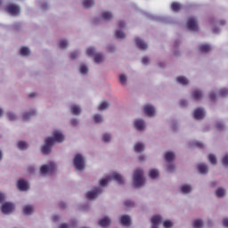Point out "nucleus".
<instances>
[{"instance_id": "f257e3e1", "label": "nucleus", "mask_w": 228, "mask_h": 228, "mask_svg": "<svg viewBox=\"0 0 228 228\" xmlns=\"http://www.w3.org/2000/svg\"><path fill=\"white\" fill-rule=\"evenodd\" d=\"M65 142V134L61 131L55 130L52 136L45 139L44 144L41 146V152L44 156H49L53 152V147L56 143H63Z\"/></svg>"}, {"instance_id": "f03ea898", "label": "nucleus", "mask_w": 228, "mask_h": 228, "mask_svg": "<svg viewBox=\"0 0 228 228\" xmlns=\"http://www.w3.org/2000/svg\"><path fill=\"white\" fill-rule=\"evenodd\" d=\"M133 184L135 188H143L145 186V178H143V169L137 168L134 171Z\"/></svg>"}, {"instance_id": "7ed1b4c3", "label": "nucleus", "mask_w": 228, "mask_h": 228, "mask_svg": "<svg viewBox=\"0 0 228 228\" xmlns=\"http://www.w3.org/2000/svg\"><path fill=\"white\" fill-rule=\"evenodd\" d=\"M73 166L77 172H83L86 168V159L81 153H77L73 159Z\"/></svg>"}, {"instance_id": "20e7f679", "label": "nucleus", "mask_w": 228, "mask_h": 228, "mask_svg": "<svg viewBox=\"0 0 228 228\" xmlns=\"http://www.w3.org/2000/svg\"><path fill=\"white\" fill-rule=\"evenodd\" d=\"M86 54L87 56L94 58V63H96V65H101V63L104 61V57L102 56V53H97V50L95 49V47L87 48Z\"/></svg>"}, {"instance_id": "39448f33", "label": "nucleus", "mask_w": 228, "mask_h": 228, "mask_svg": "<svg viewBox=\"0 0 228 228\" xmlns=\"http://www.w3.org/2000/svg\"><path fill=\"white\" fill-rule=\"evenodd\" d=\"M146 17H148V19H151V20H156L157 22H162L163 24H173L174 23V20L167 16H159V15L147 13Z\"/></svg>"}, {"instance_id": "423d86ee", "label": "nucleus", "mask_w": 228, "mask_h": 228, "mask_svg": "<svg viewBox=\"0 0 228 228\" xmlns=\"http://www.w3.org/2000/svg\"><path fill=\"white\" fill-rule=\"evenodd\" d=\"M56 170V164L50 162L40 167L41 175H47V174H53Z\"/></svg>"}, {"instance_id": "0eeeda50", "label": "nucleus", "mask_w": 228, "mask_h": 228, "mask_svg": "<svg viewBox=\"0 0 228 228\" xmlns=\"http://www.w3.org/2000/svg\"><path fill=\"white\" fill-rule=\"evenodd\" d=\"M102 191H104L102 187H96L94 190L87 191L86 197L88 199V200H95V199H97V197H99Z\"/></svg>"}, {"instance_id": "6e6552de", "label": "nucleus", "mask_w": 228, "mask_h": 228, "mask_svg": "<svg viewBox=\"0 0 228 228\" xmlns=\"http://www.w3.org/2000/svg\"><path fill=\"white\" fill-rule=\"evenodd\" d=\"M3 215H12L15 211V205L12 201H6L1 206Z\"/></svg>"}, {"instance_id": "1a4fd4ad", "label": "nucleus", "mask_w": 228, "mask_h": 228, "mask_svg": "<svg viewBox=\"0 0 228 228\" xmlns=\"http://www.w3.org/2000/svg\"><path fill=\"white\" fill-rule=\"evenodd\" d=\"M209 21L211 24H214L212 27V30H213V33H216V34L220 33V28H218L217 26H225L226 24V21L224 20H216L215 18H211ZM216 24H217V26Z\"/></svg>"}, {"instance_id": "9d476101", "label": "nucleus", "mask_w": 228, "mask_h": 228, "mask_svg": "<svg viewBox=\"0 0 228 228\" xmlns=\"http://www.w3.org/2000/svg\"><path fill=\"white\" fill-rule=\"evenodd\" d=\"M187 29L189 31H199V26L197 25V18L191 16L187 20Z\"/></svg>"}, {"instance_id": "9b49d317", "label": "nucleus", "mask_w": 228, "mask_h": 228, "mask_svg": "<svg viewBox=\"0 0 228 228\" xmlns=\"http://www.w3.org/2000/svg\"><path fill=\"white\" fill-rule=\"evenodd\" d=\"M181 195H190L193 191V187L190 183H183L178 187Z\"/></svg>"}, {"instance_id": "f8f14e48", "label": "nucleus", "mask_w": 228, "mask_h": 228, "mask_svg": "<svg viewBox=\"0 0 228 228\" xmlns=\"http://www.w3.org/2000/svg\"><path fill=\"white\" fill-rule=\"evenodd\" d=\"M37 115V110L31 109L30 110L25 111L21 114V119L23 122H29L33 117Z\"/></svg>"}, {"instance_id": "ddd939ff", "label": "nucleus", "mask_w": 228, "mask_h": 228, "mask_svg": "<svg viewBox=\"0 0 228 228\" xmlns=\"http://www.w3.org/2000/svg\"><path fill=\"white\" fill-rule=\"evenodd\" d=\"M195 120H204L206 118V110L203 108H198L193 111Z\"/></svg>"}, {"instance_id": "4468645a", "label": "nucleus", "mask_w": 228, "mask_h": 228, "mask_svg": "<svg viewBox=\"0 0 228 228\" xmlns=\"http://www.w3.org/2000/svg\"><path fill=\"white\" fill-rule=\"evenodd\" d=\"M6 12H9L10 15H13L14 17L20 13V7L15 4H9L5 8Z\"/></svg>"}, {"instance_id": "2eb2a0df", "label": "nucleus", "mask_w": 228, "mask_h": 228, "mask_svg": "<svg viewBox=\"0 0 228 228\" xmlns=\"http://www.w3.org/2000/svg\"><path fill=\"white\" fill-rule=\"evenodd\" d=\"M17 188L20 191H28L29 190V183L24 179H20L17 182Z\"/></svg>"}, {"instance_id": "dca6fc26", "label": "nucleus", "mask_w": 228, "mask_h": 228, "mask_svg": "<svg viewBox=\"0 0 228 228\" xmlns=\"http://www.w3.org/2000/svg\"><path fill=\"white\" fill-rule=\"evenodd\" d=\"M134 127L136 131H145V120L143 118H136L134 121Z\"/></svg>"}, {"instance_id": "f3484780", "label": "nucleus", "mask_w": 228, "mask_h": 228, "mask_svg": "<svg viewBox=\"0 0 228 228\" xmlns=\"http://www.w3.org/2000/svg\"><path fill=\"white\" fill-rule=\"evenodd\" d=\"M101 17L102 20H105V22H111L115 16L113 15V12L111 11H102Z\"/></svg>"}, {"instance_id": "a211bd4d", "label": "nucleus", "mask_w": 228, "mask_h": 228, "mask_svg": "<svg viewBox=\"0 0 228 228\" xmlns=\"http://www.w3.org/2000/svg\"><path fill=\"white\" fill-rule=\"evenodd\" d=\"M109 179H110V181L114 180L118 184H124V176L118 173H112L109 175Z\"/></svg>"}, {"instance_id": "6ab92c4d", "label": "nucleus", "mask_w": 228, "mask_h": 228, "mask_svg": "<svg viewBox=\"0 0 228 228\" xmlns=\"http://www.w3.org/2000/svg\"><path fill=\"white\" fill-rule=\"evenodd\" d=\"M135 44L138 49L141 51H147L149 47V45H147V43H145V41L140 37H135Z\"/></svg>"}, {"instance_id": "aec40b11", "label": "nucleus", "mask_w": 228, "mask_h": 228, "mask_svg": "<svg viewBox=\"0 0 228 228\" xmlns=\"http://www.w3.org/2000/svg\"><path fill=\"white\" fill-rule=\"evenodd\" d=\"M69 110L71 114L74 115L75 117H79V115H81L83 111L81 106L77 104H71Z\"/></svg>"}, {"instance_id": "412c9836", "label": "nucleus", "mask_w": 228, "mask_h": 228, "mask_svg": "<svg viewBox=\"0 0 228 228\" xmlns=\"http://www.w3.org/2000/svg\"><path fill=\"white\" fill-rule=\"evenodd\" d=\"M164 159L166 163H174V159H175V153L174 151H166L164 154Z\"/></svg>"}, {"instance_id": "4be33fe9", "label": "nucleus", "mask_w": 228, "mask_h": 228, "mask_svg": "<svg viewBox=\"0 0 228 228\" xmlns=\"http://www.w3.org/2000/svg\"><path fill=\"white\" fill-rule=\"evenodd\" d=\"M120 224H123L124 227H129V225H131V216L127 215L121 216Z\"/></svg>"}, {"instance_id": "5701e85b", "label": "nucleus", "mask_w": 228, "mask_h": 228, "mask_svg": "<svg viewBox=\"0 0 228 228\" xmlns=\"http://www.w3.org/2000/svg\"><path fill=\"white\" fill-rule=\"evenodd\" d=\"M134 152H137V154H142L143 151H145V143L143 142H136L134 146Z\"/></svg>"}, {"instance_id": "b1692460", "label": "nucleus", "mask_w": 228, "mask_h": 228, "mask_svg": "<svg viewBox=\"0 0 228 228\" xmlns=\"http://www.w3.org/2000/svg\"><path fill=\"white\" fill-rule=\"evenodd\" d=\"M215 195L217 197V199H224V197L227 195V191L223 187H219L216 190Z\"/></svg>"}, {"instance_id": "393cba45", "label": "nucleus", "mask_w": 228, "mask_h": 228, "mask_svg": "<svg viewBox=\"0 0 228 228\" xmlns=\"http://www.w3.org/2000/svg\"><path fill=\"white\" fill-rule=\"evenodd\" d=\"M98 224L101 227H108L111 224V219L110 216H104L99 220Z\"/></svg>"}, {"instance_id": "a878e982", "label": "nucleus", "mask_w": 228, "mask_h": 228, "mask_svg": "<svg viewBox=\"0 0 228 228\" xmlns=\"http://www.w3.org/2000/svg\"><path fill=\"white\" fill-rule=\"evenodd\" d=\"M16 146L19 151H28L29 149V144L26 141H19Z\"/></svg>"}, {"instance_id": "bb28decb", "label": "nucleus", "mask_w": 228, "mask_h": 228, "mask_svg": "<svg viewBox=\"0 0 228 228\" xmlns=\"http://www.w3.org/2000/svg\"><path fill=\"white\" fill-rule=\"evenodd\" d=\"M192 228H204V219L197 218L192 221Z\"/></svg>"}, {"instance_id": "cd10ccee", "label": "nucleus", "mask_w": 228, "mask_h": 228, "mask_svg": "<svg viewBox=\"0 0 228 228\" xmlns=\"http://www.w3.org/2000/svg\"><path fill=\"white\" fill-rule=\"evenodd\" d=\"M202 97L203 94L200 89H196L192 91V99H194V101H201Z\"/></svg>"}, {"instance_id": "c85d7f7f", "label": "nucleus", "mask_w": 228, "mask_h": 228, "mask_svg": "<svg viewBox=\"0 0 228 228\" xmlns=\"http://www.w3.org/2000/svg\"><path fill=\"white\" fill-rule=\"evenodd\" d=\"M144 112L148 117H154V113H156V110L152 105H146L144 107Z\"/></svg>"}, {"instance_id": "c756f323", "label": "nucleus", "mask_w": 228, "mask_h": 228, "mask_svg": "<svg viewBox=\"0 0 228 228\" xmlns=\"http://www.w3.org/2000/svg\"><path fill=\"white\" fill-rule=\"evenodd\" d=\"M176 81L178 85H182V86H188V85H190V80H188L184 76L178 77Z\"/></svg>"}, {"instance_id": "7c9ffc66", "label": "nucleus", "mask_w": 228, "mask_h": 228, "mask_svg": "<svg viewBox=\"0 0 228 228\" xmlns=\"http://www.w3.org/2000/svg\"><path fill=\"white\" fill-rule=\"evenodd\" d=\"M151 224H155L159 225V224H163V216L161 215H155L151 219Z\"/></svg>"}, {"instance_id": "2f4dec72", "label": "nucleus", "mask_w": 228, "mask_h": 228, "mask_svg": "<svg viewBox=\"0 0 228 228\" xmlns=\"http://www.w3.org/2000/svg\"><path fill=\"white\" fill-rule=\"evenodd\" d=\"M112 138L113 135H111L110 133H104L102 136V142H103V143H111Z\"/></svg>"}, {"instance_id": "473e14b6", "label": "nucleus", "mask_w": 228, "mask_h": 228, "mask_svg": "<svg viewBox=\"0 0 228 228\" xmlns=\"http://www.w3.org/2000/svg\"><path fill=\"white\" fill-rule=\"evenodd\" d=\"M198 170L200 174H202L204 175L209 172V167L206 164H200L198 166Z\"/></svg>"}, {"instance_id": "72a5a7b5", "label": "nucleus", "mask_w": 228, "mask_h": 228, "mask_svg": "<svg viewBox=\"0 0 228 228\" xmlns=\"http://www.w3.org/2000/svg\"><path fill=\"white\" fill-rule=\"evenodd\" d=\"M29 54H31V50L29 49V47L22 46L20 49V56L28 57V56H29Z\"/></svg>"}, {"instance_id": "f704fd0d", "label": "nucleus", "mask_w": 228, "mask_h": 228, "mask_svg": "<svg viewBox=\"0 0 228 228\" xmlns=\"http://www.w3.org/2000/svg\"><path fill=\"white\" fill-rule=\"evenodd\" d=\"M200 53H209L211 51V46L208 44H201L199 45Z\"/></svg>"}, {"instance_id": "c9c22d12", "label": "nucleus", "mask_w": 228, "mask_h": 228, "mask_svg": "<svg viewBox=\"0 0 228 228\" xmlns=\"http://www.w3.org/2000/svg\"><path fill=\"white\" fill-rule=\"evenodd\" d=\"M82 4L84 8H92L93 6L95 5V0H83Z\"/></svg>"}, {"instance_id": "e433bc0d", "label": "nucleus", "mask_w": 228, "mask_h": 228, "mask_svg": "<svg viewBox=\"0 0 228 228\" xmlns=\"http://www.w3.org/2000/svg\"><path fill=\"white\" fill-rule=\"evenodd\" d=\"M7 118L10 122H15L19 118V117H17V114H15V112L12 111L7 112Z\"/></svg>"}, {"instance_id": "4c0bfd02", "label": "nucleus", "mask_w": 228, "mask_h": 228, "mask_svg": "<svg viewBox=\"0 0 228 228\" xmlns=\"http://www.w3.org/2000/svg\"><path fill=\"white\" fill-rule=\"evenodd\" d=\"M78 72L82 76H86V74H88V66H86V64H81L79 66Z\"/></svg>"}, {"instance_id": "58836bf2", "label": "nucleus", "mask_w": 228, "mask_h": 228, "mask_svg": "<svg viewBox=\"0 0 228 228\" xmlns=\"http://www.w3.org/2000/svg\"><path fill=\"white\" fill-rule=\"evenodd\" d=\"M93 118L94 124H102L104 122V118L101 114H94Z\"/></svg>"}, {"instance_id": "ea45409f", "label": "nucleus", "mask_w": 228, "mask_h": 228, "mask_svg": "<svg viewBox=\"0 0 228 228\" xmlns=\"http://www.w3.org/2000/svg\"><path fill=\"white\" fill-rule=\"evenodd\" d=\"M149 175L151 179H158V177H159V171L158 169H151Z\"/></svg>"}, {"instance_id": "a19ab883", "label": "nucleus", "mask_w": 228, "mask_h": 228, "mask_svg": "<svg viewBox=\"0 0 228 228\" xmlns=\"http://www.w3.org/2000/svg\"><path fill=\"white\" fill-rule=\"evenodd\" d=\"M110 181H111V179H110V176H108L107 178H102L99 181L100 186L98 188H104V186H108V183H110Z\"/></svg>"}, {"instance_id": "79ce46f5", "label": "nucleus", "mask_w": 228, "mask_h": 228, "mask_svg": "<svg viewBox=\"0 0 228 228\" xmlns=\"http://www.w3.org/2000/svg\"><path fill=\"white\" fill-rule=\"evenodd\" d=\"M167 172H168V174H174V172H175V165L172 162L167 163Z\"/></svg>"}, {"instance_id": "37998d69", "label": "nucleus", "mask_w": 228, "mask_h": 228, "mask_svg": "<svg viewBox=\"0 0 228 228\" xmlns=\"http://www.w3.org/2000/svg\"><path fill=\"white\" fill-rule=\"evenodd\" d=\"M60 49H67L69 47V40L62 39L59 42Z\"/></svg>"}, {"instance_id": "c03bdc74", "label": "nucleus", "mask_w": 228, "mask_h": 228, "mask_svg": "<svg viewBox=\"0 0 228 228\" xmlns=\"http://www.w3.org/2000/svg\"><path fill=\"white\" fill-rule=\"evenodd\" d=\"M115 37L118 39H124V38H126V33H124V31H122L120 29H118V30H116Z\"/></svg>"}, {"instance_id": "a18cd8bd", "label": "nucleus", "mask_w": 228, "mask_h": 228, "mask_svg": "<svg viewBox=\"0 0 228 228\" xmlns=\"http://www.w3.org/2000/svg\"><path fill=\"white\" fill-rule=\"evenodd\" d=\"M24 215H33V207L32 206H26L23 208Z\"/></svg>"}, {"instance_id": "49530a36", "label": "nucleus", "mask_w": 228, "mask_h": 228, "mask_svg": "<svg viewBox=\"0 0 228 228\" xmlns=\"http://www.w3.org/2000/svg\"><path fill=\"white\" fill-rule=\"evenodd\" d=\"M108 108H110V103L105 101V102H102L100 104L98 110H99L100 111H104V110H108Z\"/></svg>"}, {"instance_id": "de8ad7c7", "label": "nucleus", "mask_w": 228, "mask_h": 228, "mask_svg": "<svg viewBox=\"0 0 228 228\" xmlns=\"http://www.w3.org/2000/svg\"><path fill=\"white\" fill-rule=\"evenodd\" d=\"M38 6L43 12L49 10V4H47V2H38Z\"/></svg>"}, {"instance_id": "09e8293b", "label": "nucleus", "mask_w": 228, "mask_h": 228, "mask_svg": "<svg viewBox=\"0 0 228 228\" xmlns=\"http://www.w3.org/2000/svg\"><path fill=\"white\" fill-rule=\"evenodd\" d=\"M171 10L173 12H179V10H181V4L177 3V2H174L171 4Z\"/></svg>"}, {"instance_id": "8fccbe9b", "label": "nucleus", "mask_w": 228, "mask_h": 228, "mask_svg": "<svg viewBox=\"0 0 228 228\" xmlns=\"http://www.w3.org/2000/svg\"><path fill=\"white\" fill-rule=\"evenodd\" d=\"M216 127L218 131H224V129H225V125L224 124V121H217L216 123Z\"/></svg>"}, {"instance_id": "3c124183", "label": "nucleus", "mask_w": 228, "mask_h": 228, "mask_svg": "<svg viewBox=\"0 0 228 228\" xmlns=\"http://www.w3.org/2000/svg\"><path fill=\"white\" fill-rule=\"evenodd\" d=\"M208 161L211 163V165H216V156L213 153L208 155Z\"/></svg>"}, {"instance_id": "603ef678", "label": "nucleus", "mask_w": 228, "mask_h": 228, "mask_svg": "<svg viewBox=\"0 0 228 228\" xmlns=\"http://www.w3.org/2000/svg\"><path fill=\"white\" fill-rule=\"evenodd\" d=\"M163 227L164 228H173L174 223L171 220H166L163 222Z\"/></svg>"}, {"instance_id": "864d4df0", "label": "nucleus", "mask_w": 228, "mask_h": 228, "mask_svg": "<svg viewBox=\"0 0 228 228\" xmlns=\"http://www.w3.org/2000/svg\"><path fill=\"white\" fill-rule=\"evenodd\" d=\"M119 82L121 85H126V83H127V76L124 74L119 75Z\"/></svg>"}, {"instance_id": "5fc2aeb1", "label": "nucleus", "mask_w": 228, "mask_h": 228, "mask_svg": "<svg viewBox=\"0 0 228 228\" xmlns=\"http://www.w3.org/2000/svg\"><path fill=\"white\" fill-rule=\"evenodd\" d=\"M107 51L108 53H115V51H117V47H115V45L113 44H109L107 45Z\"/></svg>"}, {"instance_id": "6e6d98bb", "label": "nucleus", "mask_w": 228, "mask_h": 228, "mask_svg": "<svg viewBox=\"0 0 228 228\" xmlns=\"http://www.w3.org/2000/svg\"><path fill=\"white\" fill-rule=\"evenodd\" d=\"M79 54H81V53L79 51H75V52H72L69 56H70V59L71 60H76L77 58L79 57Z\"/></svg>"}, {"instance_id": "4d7b16f0", "label": "nucleus", "mask_w": 228, "mask_h": 228, "mask_svg": "<svg viewBox=\"0 0 228 228\" xmlns=\"http://www.w3.org/2000/svg\"><path fill=\"white\" fill-rule=\"evenodd\" d=\"M125 206L127 208H131L134 206V201L131 200H127L125 201Z\"/></svg>"}, {"instance_id": "13d9d810", "label": "nucleus", "mask_w": 228, "mask_h": 228, "mask_svg": "<svg viewBox=\"0 0 228 228\" xmlns=\"http://www.w3.org/2000/svg\"><path fill=\"white\" fill-rule=\"evenodd\" d=\"M219 94L221 97H227L228 95V89L227 88H223L219 91Z\"/></svg>"}, {"instance_id": "bf43d9fd", "label": "nucleus", "mask_w": 228, "mask_h": 228, "mask_svg": "<svg viewBox=\"0 0 228 228\" xmlns=\"http://www.w3.org/2000/svg\"><path fill=\"white\" fill-rule=\"evenodd\" d=\"M4 200H6V194H4V192H0V204L4 205Z\"/></svg>"}, {"instance_id": "052dcab7", "label": "nucleus", "mask_w": 228, "mask_h": 228, "mask_svg": "<svg viewBox=\"0 0 228 228\" xmlns=\"http://www.w3.org/2000/svg\"><path fill=\"white\" fill-rule=\"evenodd\" d=\"M209 99H210V101H212L213 102H215V101H216V93H215V92H210V94H209Z\"/></svg>"}, {"instance_id": "680f3d73", "label": "nucleus", "mask_w": 228, "mask_h": 228, "mask_svg": "<svg viewBox=\"0 0 228 228\" xmlns=\"http://www.w3.org/2000/svg\"><path fill=\"white\" fill-rule=\"evenodd\" d=\"M70 124L73 126V127H76V126H77L79 124V120L76 118H73L70 120Z\"/></svg>"}, {"instance_id": "e2e57ef3", "label": "nucleus", "mask_w": 228, "mask_h": 228, "mask_svg": "<svg viewBox=\"0 0 228 228\" xmlns=\"http://www.w3.org/2000/svg\"><path fill=\"white\" fill-rule=\"evenodd\" d=\"M192 144L195 146V147H198L199 149H202V147H204V144L199 141H195L192 142Z\"/></svg>"}, {"instance_id": "0e129e2a", "label": "nucleus", "mask_w": 228, "mask_h": 228, "mask_svg": "<svg viewBox=\"0 0 228 228\" xmlns=\"http://www.w3.org/2000/svg\"><path fill=\"white\" fill-rule=\"evenodd\" d=\"M180 106L181 108H187L188 107V102L184 99L180 101Z\"/></svg>"}, {"instance_id": "69168bd1", "label": "nucleus", "mask_w": 228, "mask_h": 228, "mask_svg": "<svg viewBox=\"0 0 228 228\" xmlns=\"http://www.w3.org/2000/svg\"><path fill=\"white\" fill-rule=\"evenodd\" d=\"M12 28L14 30V31H19L20 29V23H14L12 26Z\"/></svg>"}, {"instance_id": "338daca9", "label": "nucleus", "mask_w": 228, "mask_h": 228, "mask_svg": "<svg viewBox=\"0 0 228 228\" xmlns=\"http://www.w3.org/2000/svg\"><path fill=\"white\" fill-rule=\"evenodd\" d=\"M223 165H225L226 167H228V155H225L223 158Z\"/></svg>"}, {"instance_id": "774afa93", "label": "nucleus", "mask_w": 228, "mask_h": 228, "mask_svg": "<svg viewBox=\"0 0 228 228\" xmlns=\"http://www.w3.org/2000/svg\"><path fill=\"white\" fill-rule=\"evenodd\" d=\"M223 225L224 227L228 228V218L223 219Z\"/></svg>"}]
</instances>
